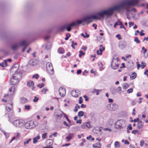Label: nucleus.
I'll return each mask as SVG.
<instances>
[{
  "label": "nucleus",
  "mask_w": 148,
  "mask_h": 148,
  "mask_svg": "<svg viewBox=\"0 0 148 148\" xmlns=\"http://www.w3.org/2000/svg\"><path fill=\"white\" fill-rule=\"evenodd\" d=\"M83 97L85 99V100L86 101H87L88 100V97L86 95H84L83 96Z\"/></svg>",
  "instance_id": "nucleus-64"
},
{
  "label": "nucleus",
  "mask_w": 148,
  "mask_h": 148,
  "mask_svg": "<svg viewBox=\"0 0 148 148\" xmlns=\"http://www.w3.org/2000/svg\"><path fill=\"white\" fill-rule=\"evenodd\" d=\"M146 66L145 63H144L143 62H142L141 63V68L142 69H143Z\"/></svg>",
  "instance_id": "nucleus-59"
},
{
  "label": "nucleus",
  "mask_w": 148,
  "mask_h": 148,
  "mask_svg": "<svg viewBox=\"0 0 148 148\" xmlns=\"http://www.w3.org/2000/svg\"><path fill=\"white\" fill-rule=\"evenodd\" d=\"M40 136H37V137H34L33 138V143L34 144H35L36 142H37L38 140L40 138Z\"/></svg>",
  "instance_id": "nucleus-29"
},
{
  "label": "nucleus",
  "mask_w": 148,
  "mask_h": 148,
  "mask_svg": "<svg viewBox=\"0 0 148 148\" xmlns=\"http://www.w3.org/2000/svg\"><path fill=\"white\" fill-rule=\"evenodd\" d=\"M134 41L138 43H139L140 42V41L138 40V38L137 37H135Z\"/></svg>",
  "instance_id": "nucleus-56"
},
{
  "label": "nucleus",
  "mask_w": 148,
  "mask_h": 148,
  "mask_svg": "<svg viewBox=\"0 0 148 148\" xmlns=\"http://www.w3.org/2000/svg\"><path fill=\"white\" fill-rule=\"evenodd\" d=\"M101 146V144L100 143H97L93 145V147L95 148H100Z\"/></svg>",
  "instance_id": "nucleus-26"
},
{
  "label": "nucleus",
  "mask_w": 148,
  "mask_h": 148,
  "mask_svg": "<svg viewBox=\"0 0 148 148\" xmlns=\"http://www.w3.org/2000/svg\"><path fill=\"white\" fill-rule=\"evenodd\" d=\"M53 143V141L51 139H48L46 141V145L47 146H50L52 145Z\"/></svg>",
  "instance_id": "nucleus-20"
},
{
  "label": "nucleus",
  "mask_w": 148,
  "mask_h": 148,
  "mask_svg": "<svg viewBox=\"0 0 148 148\" xmlns=\"http://www.w3.org/2000/svg\"><path fill=\"white\" fill-rule=\"evenodd\" d=\"M22 74L19 73L18 74H14L12 78L10 79V83L11 85H15L17 84L21 80Z\"/></svg>",
  "instance_id": "nucleus-2"
},
{
  "label": "nucleus",
  "mask_w": 148,
  "mask_h": 148,
  "mask_svg": "<svg viewBox=\"0 0 148 148\" xmlns=\"http://www.w3.org/2000/svg\"><path fill=\"white\" fill-rule=\"evenodd\" d=\"M85 54V53L83 52L82 51L80 50L79 51V57L81 58L82 55H84Z\"/></svg>",
  "instance_id": "nucleus-38"
},
{
  "label": "nucleus",
  "mask_w": 148,
  "mask_h": 148,
  "mask_svg": "<svg viewBox=\"0 0 148 148\" xmlns=\"http://www.w3.org/2000/svg\"><path fill=\"white\" fill-rule=\"evenodd\" d=\"M24 107L26 110H29L30 108V106L29 105H25Z\"/></svg>",
  "instance_id": "nucleus-53"
},
{
  "label": "nucleus",
  "mask_w": 148,
  "mask_h": 148,
  "mask_svg": "<svg viewBox=\"0 0 148 148\" xmlns=\"http://www.w3.org/2000/svg\"><path fill=\"white\" fill-rule=\"evenodd\" d=\"M137 128L138 129H140L142 128L143 126V123H142L141 121H139L137 124Z\"/></svg>",
  "instance_id": "nucleus-22"
},
{
  "label": "nucleus",
  "mask_w": 148,
  "mask_h": 148,
  "mask_svg": "<svg viewBox=\"0 0 148 148\" xmlns=\"http://www.w3.org/2000/svg\"><path fill=\"white\" fill-rule=\"evenodd\" d=\"M133 89L132 88H131L127 90V92L128 93H130L133 92Z\"/></svg>",
  "instance_id": "nucleus-45"
},
{
  "label": "nucleus",
  "mask_w": 148,
  "mask_h": 148,
  "mask_svg": "<svg viewBox=\"0 0 148 148\" xmlns=\"http://www.w3.org/2000/svg\"><path fill=\"white\" fill-rule=\"evenodd\" d=\"M12 104L13 103L11 101H10V102H8L7 103L6 106V109L8 111H10L12 110L13 108Z\"/></svg>",
  "instance_id": "nucleus-15"
},
{
  "label": "nucleus",
  "mask_w": 148,
  "mask_h": 148,
  "mask_svg": "<svg viewBox=\"0 0 148 148\" xmlns=\"http://www.w3.org/2000/svg\"><path fill=\"white\" fill-rule=\"evenodd\" d=\"M132 75H131L130 78L131 79H135L136 77V74L135 73H132Z\"/></svg>",
  "instance_id": "nucleus-31"
},
{
  "label": "nucleus",
  "mask_w": 148,
  "mask_h": 148,
  "mask_svg": "<svg viewBox=\"0 0 148 148\" xmlns=\"http://www.w3.org/2000/svg\"><path fill=\"white\" fill-rule=\"evenodd\" d=\"M76 25V23L75 22H73L71 24L68 25V26H70L71 27H73Z\"/></svg>",
  "instance_id": "nucleus-44"
},
{
  "label": "nucleus",
  "mask_w": 148,
  "mask_h": 148,
  "mask_svg": "<svg viewBox=\"0 0 148 148\" xmlns=\"http://www.w3.org/2000/svg\"><path fill=\"white\" fill-rule=\"evenodd\" d=\"M71 35L70 34L68 33L66 34V37L65 38L66 40H67L70 37Z\"/></svg>",
  "instance_id": "nucleus-47"
},
{
  "label": "nucleus",
  "mask_w": 148,
  "mask_h": 148,
  "mask_svg": "<svg viewBox=\"0 0 148 148\" xmlns=\"http://www.w3.org/2000/svg\"><path fill=\"white\" fill-rule=\"evenodd\" d=\"M39 76L37 74H36L33 76L32 78H36V79H37Z\"/></svg>",
  "instance_id": "nucleus-48"
},
{
  "label": "nucleus",
  "mask_w": 148,
  "mask_h": 148,
  "mask_svg": "<svg viewBox=\"0 0 148 148\" xmlns=\"http://www.w3.org/2000/svg\"><path fill=\"white\" fill-rule=\"evenodd\" d=\"M103 12L105 16L112 15L113 13V12L112 8H110L108 10H104Z\"/></svg>",
  "instance_id": "nucleus-14"
},
{
  "label": "nucleus",
  "mask_w": 148,
  "mask_h": 148,
  "mask_svg": "<svg viewBox=\"0 0 148 148\" xmlns=\"http://www.w3.org/2000/svg\"><path fill=\"white\" fill-rule=\"evenodd\" d=\"M33 122L29 121L26 123L25 124V128L27 129H29L34 127L33 125Z\"/></svg>",
  "instance_id": "nucleus-13"
},
{
  "label": "nucleus",
  "mask_w": 148,
  "mask_h": 148,
  "mask_svg": "<svg viewBox=\"0 0 148 148\" xmlns=\"http://www.w3.org/2000/svg\"><path fill=\"white\" fill-rule=\"evenodd\" d=\"M128 85L127 83H124L123 85V88L124 90H126L128 87Z\"/></svg>",
  "instance_id": "nucleus-33"
},
{
  "label": "nucleus",
  "mask_w": 148,
  "mask_h": 148,
  "mask_svg": "<svg viewBox=\"0 0 148 148\" xmlns=\"http://www.w3.org/2000/svg\"><path fill=\"white\" fill-rule=\"evenodd\" d=\"M64 52L65 51L64 49L62 47H60L58 50V52L59 54H63Z\"/></svg>",
  "instance_id": "nucleus-23"
},
{
  "label": "nucleus",
  "mask_w": 148,
  "mask_h": 148,
  "mask_svg": "<svg viewBox=\"0 0 148 148\" xmlns=\"http://www.w3.org/2000/svg\"><path fill=\"white\" fill-rule=\"evenodd\" d=\"M63 124L67 127H69L70 126L69 125H68V124L66 122V121H64L63 122Z\"/></svg>",
  "instance_id": "nucleus-60"
},
{
  "label": "nucleus",
  "mask_w": 148,
  "mask_h": 148,
  "mask_svg": "<svg viewBox=\"0 0 148 148\" xmlns=\"http://www.w3.org/2000/svg\"><path fill=\"white\" fill-rule=\"evenodd\" d=\"M7 60H5L3 62L0 63V65L2 67H5L7 66Z\"/></svg>",
  "instance_id": "nucleus-28"
},
{
  "label": "nucleus",
  "mask_w": 148,
  "mask_h": 148,
  "mask_svg": "<svg viewBox=\"0 0 148 148\" xmlns=\"http://www.w3.org/2000/svg\"><path fill=\"white\" fill-rule=\"evenodd\" d=\"M84 114V112L83 111H79L78 113V115L79 117H82L83 116Z\"/></svg>",
  "instance_id": "nucleus-34"
},
{
  "label": "nucleus",
  "mask_w": 148,
  "mask_h": 148,
  "mask_svg": "<svg viewBox=\"0 0 148 148\" xmlns=\"http://www.w3.org/2000/svg\"><path fill=\"white\" fill-rule=\"evenodd\" d=\"M71 43L72 45L71 46H73L74 45L76 46L77 45V43L76 42H75L74 41H72L71 42Z\"/></svg>",
  "instance_id": "nucleus-57"
},
{
  "label": "nucleus",
  "mask_w": 148,
  "mask_h": 148,
  "mask_svg": "<svg viewBox=\"0 0 148 148\" xmlns=\"http://www.w3.org/2000/svg\"><path fill=\"white\" fill-rule=\"evenodd\" d=\"M47 69L49 72V73L51 75H52L54 73V70L52 65L51 63L48 62L46 64Z\"/></svg>",
  "instance_id": "nucleus-6"
},
{
  "label": "nucleus",
  "mask_w": 148,
  "mask_h": 148,
  "mask_svg": "<svg viewBox=\"0 0 148 148\" xmlns=\"http://www.w3.org/2000/svg\"><path fill=\"white\" fill-rule=\"evenodd\" d=\"M14 114V112L13 111H12L10 113V114L9 113L8 114V118L9 119L8 120L9 122H11L10 119L12 116H13Z\"/></svg>",
  "instance_id": "nucleus-27"
},
{
  "label": "nucleus",
  "mask_w": 148,
  "mask_h": 148,
  "mask_svg": "<svg viewBox=\"0 0 148 148\" xmlns=\"http://www.w3.org/2000/svg\"><path fill=\"white\" fill-rule=\"evenodd\" d=\"M114 145L116 147H119L120 146L119 143L118 141H116L115 142L114 144Z\"/></svg>",
  "instance_id": "nucleus-43"
},
{
  "label": "nucleus",
  "mask_w": 148,
  "mask_h": 148,
  "mask_svg": "<svg viewBox=\"0 0 148 148\" xmlns=\"http://www.w3.org/2000/svg\"><path fill=\"white\" fill-rule=\"evenodd\" d=\"M85 125L88 128H89L90 127V124L88 122L85 123Z\"/></svg>",
  "instance_id": "nucleus-61"
},
{
  "label": "nucleus",
  "mask_w": 148,
  "mask_h": 148,
  "mask_svg": "<svg viewBox=\"0 0 148 148\" xmlns=\"http://www.w3.org/2000/svg\"><path fill=\"white\" fill-rule=\"evenodd\" d=\"M129 27H131L134 25V23L132 22H130L129 23Z\"/></svg>",
  "instance_id": "nucleus-58"
},
{
  "label": "nucleus",
  "mask_w": 148,
  "mask_h": 148,
  "mask_svg": "<svg viewBox=\"0 0 148 148\" xmlns=\"http://www.w3.org/2000/svg\"><path fill=\"white\" fill-rule=\"evenodd\" d=\"M27 100V99L25 98H21V101L22 103H24L26 102Z\"/></svg>",
  "instance_id": "nucleus-40"
},
{
  "label": "nucleus",
  "mask_w": 148,
  "mask_h": 148,
  "mask_svg": "<svg viewBox=\"0 0 148 148\" xmlns=\"http://www.w3.org/2000/svg\"><path fill=\"white\" fill-rule=\"evenodd\" d=\"M110 91L113 95H115L117 92V89L113 88L110 89Z\"/></svg>",
  "instance_id": "nucleus-24"
},
{
  "label": "nucleus",
  "mask_w": 148,
  "mask_h": 148,
  "mask_svg": "<svg viewBox=\"0 0 148 148\" xmlns=\"http://www.w3.org/2000/svg\"><path fill=\"white\" fill-rule=\"evenodd\" d=\"M117 60L114 58H113L112 60L111 66L112 68L114 70L117 69L119 67V64Z\"/></svg>",
  "instance_id": "nucleus-7"
},
{
  "label": "nucleus",
  "mask_w": 148,
  "mask_h": 148,
  "mask_svg": "<svg viewBox=\"0 0 148 148\" xmlns=\"http://www.w3.org/2000/svg\"><path fill=\"white\" fill-rule=\"evenodd\" d=\"M105 49L104 47H100L99 49L97 50V54L98 55H101L103 51H104Z\"/></svg>",
  "instance_id": "nucleus-19"
},
{
  "label": "nucleus",
  "mask_w": 148,
  "mask_h": 148,
  "mask_svg": "<svg viewBox=\"0 0 148 148\" xmlns=\"http://www.w3.org/2000/svg\"><path fill=\"white\" fill-rule=\"evenodd\" d=\"M18 64H16L14 65L13 66L12 69L11 70V72H12L14 73V74L17 75L19 73H18L17 71V70H18Z\"/></svg>",
  "instance_id": "nucleus-11"
},
{
  "label": "nucleus",
  "mask_w": 148,
  "mask_h": 148,
  "mask_svg": "<svg viewBox=\"0 0 148 148\" xmlns=\"http://www.w3.org/2000/svg\"><path fill=\"white\" fill-rule=\"evenodd\" d=\"M45 86V84L43 83H42L41 84H39L38 85V86L39 87V88H42V87H43Z\"/></svg>",
  "instance_id": "nucleus-54"
},
{
  "label": "nucleus",
  "mask_w": 148,
  "mask_h": 148,
  "mask_svg": "<svg viewBox=\"0 0 148 148\" xmlns=\"http://www.w3.org/2000/svg\"><path fill=\"white\" fill-rule=\"evenodd\" d=\"M84 22V21H83V18L82 20H78L76 21V23L78 24H81L83 22Z\"/></svg>",
  "instance_id": "nucleus-42"
},
{
  "label": "nucleus",
  "mask_w": 148,
  "mask_h": 148,
  "mask_svg": "<svg viewBox=\"0 0 148 148\" xmlns=\"http://www.w3.org/2000/svg\"><path fill=\"white\" fill-rule=\"evenodd\" d=\"M138 132V131L137 130H134L132 131V133L134 134H135L136 133Z\"/></svg>",
  "instance_id": "nucleus-63"
},
{
  "label": "nucleus",
  "mask_w": 148,
  "mask_h": 148,
  "mask_svg": "<svg viewBox=\"0 0 148 148\" xmlns=\"http://www.w3.org/2000/svg\"><path fill=\"white\" fill-rule=\"evenodd\" d=\"M93 17L94 19H99L103 18L105 16L103 11L101 12L96 13L95 15H93Z\"/></svg>",
  "instance_id": "nucleus-5"
},
{
  "label": "nucleus",
  "mask_w": 148,
  "mask_h": 148,
  "mask_svg": "<svg viewBox=\"0 0 148 148\" xmlns=\"http://www.w3.org/2000/svg\"><path fill=\"white\" fill-rule=\"evenodd\" d=\"M114 125L116 128L119 129H123L126 126L125 121L123 120H118Z\"/></svg>",
  "instance_id": "nucleus-3"
},
{
  "label": "nucleus",
  "mask_w": 148,
  "mask_h": 148,
  "mask_svg": "<svg viewBox=\"0 0 148 148\" xmlns=\"http://www.w3.org/2000/svg\"><path fill=\"white\" fill-rule=\"evenodd\" d=\"M78 90H73L71 92V94L72 96L75 97H77L78 96Z\"/></svg>",
  "instance_id": "nucleus-18"
},
{
  "label": "nucleus",
  "mask_w": 148,
  "mask_h": 148,
  "mask_svg": "<svg viewBox=\"0 0 148 148\" xmlns=\"http://www.w3.org/2000/svg\"><path fill=\"white\" fill-rule=\"evenodd\" d=\"M83 102V99L82 97H81L79 98V103L80 104L82 103Z\"/></svg>",
  "instance_id": "nucleus-55"
},
{
  "label": "nucleus",
  "mask_w": 148,
  "mask_h": 148,
  "mask_svg": "<svg viewBox=\"0 0 148 148\" xmlns=\"http://www.w3.org/2000/svg\"><path fill=\"white\" fill-rule=\"evenodd\" d=\"M39 99V98L36 96H35L34 97V99H33V101L34 102H36Z\"/></svg>",
  "instance_id": "nucleus-46"
},
{
  "label": "nucleus",
  "mask_w": 148,
  "mask_h": 148,
  "mask_svg": "<svg viewBox=\"0 0 148 148\" xmlns=\"http://www.w3.org/2000/svg\"><path fill=\"white\" fill-rule=\"evenodd\" d=\"M48 90V89L46 88H44L42 90L41 92H44V94L46 93V92Z\"/></svg>",
  "instance_id": "nucleus-49"
},
{
  "label": "nucleus",
  "mask_w": 148,
  "mask_h": 148,
  "mask_svg": "<svg viewBox=\"0 0 148 148\" xmlns=\"http://www.w3.org/2000/svg\"><path fill=\"white\" fill-rule=\"evenodd\" d=\"M138 3V0H130L124 1L121 4L112 8L113 12L115 10H119L124 8L125 5L134 6Z\"/></svg>",
  "instance_id": "nucleus-1"
},
{
  "label": "nucleus",
  "mask_w": 148,
  "mask_h": 148,
  "mask_svg": "<svg viewBox=\"0 0 148 148\" xmlns=\"http://www.w3.org/2000/svg\"><path fill=\"white\" fill-rule=\"evenodd\" d=\"M38 61L36 59H32L29 61V64L32 66L36 65L38 63Z\"/></svg>",
  "instance_id": "nucleus-16"
},
{
  "label": "nucleus",
  "mask_w": 148,
  "mask_h": 148,
  "mask_svg": "<svg viewBox=\"0 0 148 148\" xmlns=\"http://www.w3.org/2000/svg\"><path fill=\"white\" fill-rule=\"evenodd\" d=\"M18 47H10V48H8L6 50H4L3 52L5 55H8L12 51H16Z\"/></svg>",
  "instance_id": "nucleus-9"
},
{
  "label": "nucleus",
  "mask_w": 148,
  "mask_h": 148,
  "mask_svg": "<svg viewBox=\"0 0 148 148\" xmlns=\"http://www.w3.org/2000/svg\"><path fill=\"white\" fill-rule=\"evenodd\" d=\"M119 25H121L120 26V28H124V27L121 22H120L119 24Z\"/></svg>",
  "instance_id": "nucleus-62"
},
{
  "label": "nucleus",
  "mask_w": 148,
  "mask_h": 148,
  "mask_svg": "<svg viewBox=\"0 0 148 148\" xmlns=\"http://www.w3.org/2000/svg\"><path fill=\"white\" fill-rule=\"evenodd\" d=\"M74 136V134L73 133L69 134L68 136H66V139L68 141H69L71 139L73 138Z\"/></svg>",
  "instance_id": "nucleus-21"
},
{
  "label": "nucleus",
  "mask_w": 148,
  "mask_h": 148,
  "mask_svg": "<svg viewBox=\"0 0 148 148\" xmlns=\"http://www.w3.org/2000/svg\"><path fill=\"white\" fill-rule=\"evenodd\" d=\"M101 90H97L96 89H94L93 90L92 92L93 93H96V95H98L99 94V92H101Z\"/></svg>",
  "instance_id": "nucleus-30"
},
{
  "label": "nucleus",
  "mask_w": 148,
  "mask_h": 148,
  "mask_svg": "<svg viewBox=\"0 0 148 148\" xmlns=\"http://www.w3.org/2000/svg\"><path fill=\"white\" fill-rule=\"evenodd\" d=\"M127 129V130H132V127L131 126V124H130L128 125Z\"/></svg>",
  "instance_id": "nucleus-52"
},
{
  "label": "nucleus",
  "mask_w": 148,
  "mask_h": 148,
  "mask_svg": "<svg viewBox=\"0 0 148 148\" xmlns=\"http://www.w3.org/2000/svg\"><path fill=\"white\" fill-rule=\"evenodd\" d=\"M59 92L60 95L62 97L65 96L66 94V89L64 88L61 87L59 89Z\"/></svg>",
  "instance_id": "nucleus-12"
},
{
  "label": "nucleus",
  "mask_w": 148,
  "mask_h": 148,
  "mask_svg": "<svg viewBox=\"0 0 148 148\" xmlns=\"http://www.w3.org/2000/svg\"><path fill=\"white\" fill-rule=\"evenodd\" d=\"M94 115L95 113L94 112H92L89 115V117L91 119H92L94 117Z\"/></svg>",
  "instance_id": "nucleus-35"
},
{
  "label": "nucleus",
  "mask_w": 148,
  "mask_h": 148,
  "mask_svg": "<svg viewBox=\"0 0 148 148\" xmlns=\"http://www.w3.org/2000/svg\"><path fill=\"white\" fill-rule=\"evenodd\" d=\"M15 89V87L14 86H12L9 89V91L11 92H12L13 93Z\"/></svg>",
  "instance_id": "nucleus-36"
},
{
  "label": "nucleus",
  "mask_w": 148,
  "mask_h": 148,
  "mask_svg": "<svg viewBox=\"0 0 148 148\" xmlns=\"http://www.w3.org/2000/svg\"><path fill=\"white\" fill-rule=\"evenodd\" d=\"M117 107V105L115 103L110 104L107 106V109L113 111L115 110Z\"/></svg>",
  "instance_id": "nucleus-8"
},
{
  "label": "nucleus",
  "mask_w": 148,
  "mask_h": 148,
  "mask_svg": "<svg viewBox=\"0 0 148 148\" xmlns=\"http://www.w3.org/2000/svg\"><path fill=\"white\" fill-rule=\"evenodd\" d=\"M85 34L86 35H85L83 33H82L81 34V35L83 36L84 38H86L87 37H88L89 36V35L87 34V32L85 33Z\"/></svg>",
  "instance_id": "nucleus-39"
},
{
  "label": "nucleus",
  "mask_w": 148,
  "mask_h": 148,
  "mask_svg": "<svg viewBox=\"0 0 148 148\" xmlns=\"http://www.w3.org/2000/svg\"><path fill=\"white\" fill-rule=\"evenodd\" d=\"M147 51V49L145 48L144 47H143L142 50L140 52L143 53L144 57L145 58H147L148 57V53H146Z\"/></svg>",
  "instance_id": "nucleus-17"
},
{
  "label": "nucleus",
  "mask_w": 148,
  "mask_h": 148,
  "mask_svg": "<svg viewBox=\"0 0 148 148\" xmlns=\"http://www.w3.org/2000/svg\"><path fill=\"white\" fill-rule=\"evenodd\" d=\"M31 138H29L28 140H27L26 141L24 142V145L25 146H26L29 143V142L31 141Z\"/></svg>",
  "instance_id": "nucleus-37"
},
{
  "label": "nucleus",
  "mask_w": 148,
  "mask_h": 148,
  "mask_svg": "<svg viewBox=\"0 0 148 148\" xmlns=\"http://www.w3.org/2000/svg\"><path fill=\"white\" fill-rule=\"evenodd\" d=\"M93 15L87 16L83 18V21L84 22H87L88 23H89L92 22V19H93Z\"/></svg>",
  "instance_id": "nucleus-10"
},
{
  "label": "nucleus",
  "mask_w": 148,
  "mask_h": 148,
  "mask_svg": "<svg viewBox=\"0 0 148 148\" xmlns=\"http://www.w3.org/2000/svg\"><path fill=\"white\" fill-rule=\"evenodd\" d=\"M21 45L22 46H27L26 42L25 41H23L21 42Z\"/></svg>",
  "instance_id": "nucleus-41"
},
{
  "label": "nucleus",
  "mask_w": 148,
  "mask_h": 148,
  "mask_svg": "<svg viewBox=\"0 0 148 148\" xmlns=\"http://www.w3.org/2000/svg\"><path fill=\"white\" fill-rule=\"evenodd\" d=\"M24 121L23 120L17 119L14 121L12 124L16 127H19L23 126L24 124Z\"/></svg>",
  "instance_id": "nucleus-4"
},
{
  "label": "nucleus",
  "mask_w": 148,
  "mask_h": 148,
  "mask_svg": "<svg viewBox=\"0 0 148 148\" xmlns=\"http://www.w3.org/2000/svg\"><path fill=\"white\" fill-rule=\"evenodd\" d=\"M116 88L117 89V92L120 94L121 93V87H119Z\"/></svg>",
  "instance_id": "nucleus-50"
},
{
  "label": "nucleus",
  "mask_w": 148,
  "mask_h": 148,
  "mask_svg": "<svg viewBox=\"0 0 148 148\" xmlns=\"http://www.w3.org/2000/svg\"><path fill=\"white\" fill-rule=\"evenodd\" d=\"M61 113H60V114L57 115L56 116L57 117V119H60L62 117V116L63 115V114L62 113V112H63L62 111H61Z\"/></svg>",
  "instance_id": "nucleus-32"
},
{
  "label": "nucleus",
  "mask_w": 148,
  "mask_h": 148,
  "mask_svg": "<svg viewBox=\"0 0 148 148\" xmlns=\"http://www.w3.org/2000/svg\"><path fill=\"white\" fill-rule=\"evenodd\" d=\"M34 83L32 81H29L27 83V85L29 87H32L34 86Z\"/></svg>",
  "instance_id": "nucleus-25"
},
{
  "label": "nucleus",
  "mask_w": 148,
  "mask_h": 148,
  "mask_svg": "<svg viewBox=\"0 0 148 148\" xmlns=\"http://www.w3.org/2000/svg\"><path fill=\"white\" fill-rule=\"evenodd\" d=\"M47 133H44L42 135V138L43 139H45L47 138Z\"/></svg>",
  "instance_id": "nucleus-51"
}]
</instances>
